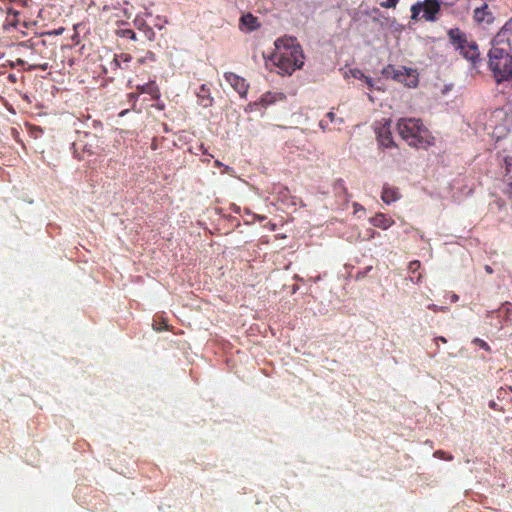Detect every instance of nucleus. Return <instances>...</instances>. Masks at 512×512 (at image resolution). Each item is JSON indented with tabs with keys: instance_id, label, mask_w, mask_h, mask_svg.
Segmentation results:
<instances>
[{
	"instance_id": "obj_1",
	"label": "nucleus",
	"mask_w": 512,
	"mask_h": 512,
	"mask_svg": "<svg viewBox=\"0 0 512 512\" xmlns=\"http://www.w3.org/2000/svg\"><path fill=\"white\" fill-rule=\"evenodd\" d=\"M276 51L273 54V62L283 74H292L304 64V55L296 38L288 37L278 39L275 42Z\"/></svg>"
},
{
	"instance_id": "obj_2",
	"label": "nucleus",
	"mask_w": 512,
	"mask_h": 512,
	"mask_svg": "<svg viewBox=\"0 0 512 512\" xmlns=\"http://www.w3.org/2000/svg\"><path fill=\"white\" fill-rule=\"evenodd\" d=\"M397 130L401 138L411 147L428 149L435 144V138L419 118H400Z\"/></svg>"
},
{
	"instance_id": "obj_3",
	"label": "nucleus",
	"mask_w": 512,
	"mask_h": 512,
	"mask_svg": "<svg viewBox=\"0 0 512 512\" xmlns=\"http://www.w3.org/2000/svg\"><path fill=\"white\" fill-rule=\"evenodd\" d=\"M488 69L497 84L512 83V54L504 48L492 46L488 52Z\"/></svg>"
},
{
	"instance_id": "obj_4",
	"label": "nucleus",
	"mask_w": 512,
	"mask_h": 512,
	"mask_svg": "<svg viewBox=\"0 0 512 512\" xmlns=\"http://www.w3.org/2000/svg\"><path fill=\"white\" fill-rule=\"evenodd\" d=\"M450 43L459 53L474 66L480 61L478 44L469 40L467 35L459 28H451L447 32Z\"/></svg>"
},
{
	"instance_id": "obj_5",
	"label": "nucleus",
	"mask_w": 512,
	"mask_h": 512,
	"mask_svg": "<svg viewBox=\"0 0 512 512\" xmlns=\"http://www.w3.org/2000/svg\"><path fill=\"white\" fill-rule=\"evenodd\" d=\"M412 20H425L427 22H436L439 19L441 11V2L439 0L418 1L411 6Z\"/></svg>"
},
{
	"instance_id": "obj_6",
	"label": "nucleus",
	"mask_w": 512,
	"mask_h": 512,
	"mask_svg": "<svg viewBox=\"0 0 512 512\" xmlns=\"http://www.w3.org/2000/svg\"><path fill=\"white\" fill-rule=\"evenodd\" d=\"M414 70L410 68L395 67L394 65H387L381 71L385 78H391L399 83H403L408 87H415L417 85V76L414 75Z\"/></svg>"
},
{
	"instance_id": "obj_7",
	"label": "nucleus",
	"mask_w": 512,
	"mask_h": 512,
	"mask_svg": "<svg viewBox=\"0 0 512 512\" xmlns=\"http://www.w3.org/2000/svg\"><path fill=\"white\" fill-rule=\"evenodd\" d=\"M20 46L31 50L32 59H35L36 56H39L43 59H46V51L47 44L46 41L40 37L31 38L27 41H23L20 43Z\"/></svg>"
},
{
	"instance_id": "obj_8",
	"label": "nucleus",
	"mask_w": 512,
	"mask_h": 512,
	"mask_svg": "<svg viewBox=\"0 0 512 512\" xmlns=\"http://www.w3.org/2000/svg\"><path fill=\"white\" fill-rule=\"evenodd\" d=\"M377 141L381 147L392 148L396 144L393 140L390 121L384 123L376 129Z\"/></svg>"
},
{
	"instance_id": "obj_9",
	"label": "nucleus",
	"mask_w": 512,
	"mask_h": 512,
	"mask_svg": "<svg viewBox=\"0 0 512 512\" xmlns=\"http://www.w3.org/2000/svg\"><path fill=\"white\" fill-rule=\"evenodd\" d=\"M225 80L238 92L241 97H245L249 88L246 80L233 72L224 74Z\"/></svg>"
},
{
	"instance_id": "obj_10",
	"label": "nucleus",
	"mask_w": 512,
	"mask_h": 512,
	"mask_svg": "<svg viewBox=\"0 0 512 512\" xmlns=\"http://www.w3.org/2000/svg\"><path fill=\"white\" fill-rule=\"evenodd\" d=\"M473 19L478 24H491L494 21V16L490 11L488 4L484 3L481 7L474 9Z\"/></svg>"
},
{
	"instance_id": "obj_11",
	"label": "nucleus",
	"mask_w": 512,
	"mask_h": 512,
	"mask_svg": "<svg viewBox=\"0 0 512 512\" xmlns=\"http://www.w3.org/2000/svg\"><path fill=\"white\" fill-rule=\"evenodd\" d=\"M401 197L398 187L384 184L381 193V199L386 204H391L399 200Z\"/></svg>"
},
{
	"instance_id": "obj_12",
	"label": "nucleus",
	"mask_w": 512,
	"mask_h": 512,
	"mask_svg": "<svg viewBox=\"0 0 512 512\" xmlns=\"http://www.w3.org/2000/svg\"><path fill=\"white\" fill-rule=\"evenodd\" d=\"M197 102L200 106L208 108L212 106L213 98L210 95V89L202 84L197 92Z\"/></svg>"
},
{
	"instance_id": "obj_13",
	"label": "nucleus",
	"mask_w": 512,
	"mask_h": 512,
	"mask_svg": "<svg viewBox=\"0 0 512 512\" xmlns=\"http://www.w3.org/2000/svg\"><path fill=\"white\" fill-rule=\"evenodd\" d=\"M136 89L139 93L149 94L153 99H158L160 97V90L155 81H150L146 84L138 85Z\"/></svg>"
},
{
	"instance_id": "obj_14",
	"label": "nucleus",
	"mask_w": 512,
	"mask_h": 512,
	"mask_svg": "<svg viewBox=\"0 0 512 512\" xmlns=\"http://www.w3.org/2000/svg\"><path fill=\"white\" fill-rule=\"evenodd\" d=\"M370 221L373 226L384 230L388 229L394 224V220L392 218H389L382 213H377L374 217L371 218Z\"/></svg>"
},
{
	"instance_id": "obj_15",
	"label": "nucleus",
	"mask_w": 512,
	"mask_h": 512,
	"mask_svg": "<svg viewBox=\"0 0 512 512\" xmlns=\"http://www.w3.org/2000/svg\"><path fill=\"white\" fill-rule=\"evenodd\" d=\"M240 23L246 26L249 31L258 27L257 18L250 13L243 15L240 19Z\"/></svg>"
},
{
	"instance_id": "obj_16",
	"label": "nucleus",
	"mask_w": 512,
	"mask_h": 512,
	"mask_svg": "<svg viewBox=\"0 0 512 512\" xmlns=\"http://www.w3.org/2000/svg\"><path fill=\"white\" fill-rule=\"evenodd\" d=\"M17 16H18V12L13 10V9H8V16L5 20V23L3 25L4 29L5 30H8L10 27H14L16 28L17 27V23H18V20H17Z\"/></svg>"
},
{
	"instance_id": "obj_17",
	"label": "nucleus",
	"mask_w": 512,
	"mask_h": 512,
	"mask_svg": "<svg viewBox=\"0 0 512 512\" xmlns=\"http://www.w3.org/2000/svg\"><path fill=\"white\" fill-rule=\"evenodd\" d=\"M504 183L507 185L506 193L512 196V163L506 161V174L503 178Z\"/></svg>"
},
{
	"instance_id": "obj_18",
	"label": "nucleus",
	"mask_w": 512,
	"mask_h": 512,
	"mask_svg": "<svg viewBox=\"0 0 512 512\" xmlns=\"http://www.w3.org/2000/svg\"><path fill=\"white\" fill-rule=\"evenodd\" d=\"M82 147L83 153H87V155H95L98 153L99 146L93 145V143H85L82 145V142L75 143L74 147L77 148L78 146Z\"/></svg>"
},
{
	"instance_id": "obj_19",
	"label": "nucleus",
	"mask_w": 512,
	"mask_h": 512,
	"mask_svg": "<svg viewBox=\"0 0 512 512\" xmlns=\"http://www.w3.org/2000/svg\"><path fill=\"white\" fill-rule=\"evenodd\" d=\"M351 74L354 78L356 79H366V85L367 87L372 90L373 87H374V84H373V80L372 78H370L369 76H366L361 70L359 69H354V70H351Z\"/></svg>"
},
{
	"instance_id": "obj_20",
	"label": "nucleus",
	"mask_w": 512,
	"mask_h": 512,
	"mask_svg": "<svg viewBox=\"0 0 512 512\" xmlns=\"http://www.w3.org/2000/svg\"><path fill=\"white\" fill-rule=\"evenodd\" d=\"M132 60L130 54L121 53L119 55H115L114 63L117 67H121V63H129Z\"/></svg>"
},
{
	"instance_id": "obj_21",
	"label": "nucleus",
	"mask_w": 512,
	"mask_h": 512,
	"mask_svg": "<svg viewBox=\"0 0 512 512\" xmlns=\"http://www.w3.org/2000/svg\"><path fill=\"white\" fill-rule=\"evenodd\" d=\"M120 36L121 37H125V38H129L133 41L137 40V36H136V33L131 30V29H124V30H121L120 31Z\"/></svg>"
},
{
	"instance_id": "obj_22",
	"label": "nucleus",
	"mask_w": 512,
	"mask_h": 512,
	"mask_svg": "<svg viewBox=\"0 0 512 512\" xmlns=\"http://www.w3.org/2000/svg\"><path fill=\"white\" fill-rule=\"evenodd\" d=\"M274 101V97L270 93H268L261 97L259 103L265 107L269 104H272Z\"/></svg>"
},
{
	"instance_id": "obj_23",
	"label": "nucleus",
	"mask_w": 512,
	"mask_h": 512,
	"mask_svg": "<svg viewBox=\"0 0 512 512\" xmlns=\"http://www.w3.org/2000/svg\"><path fill=\"white\" fill-rule=\"evenodd\" d=\"M476 345H478L480 348L484 349L485 351L487 352H490L491 351V347L488 345L487 342H485L484 340L480 339V338H475L474 341H473Z\"/></svg>"
},
{
	"instance_id": "obj_24",
	"label": "nucleus",
	"mask_w": 512,
	"mask_h": 512,
	"mask_svg": "<svg viewBox=\"0 0 512 512\" xmlns=\"http://www.w3.org/2000/svg\"><path fill=\"white\" fill-rule=\"evenodd\" d=\"M427 308L435 313L437 312H446L448 310L445 306H438L436 304H429Z\"/></svg>"
},
{
	"instance_id": "obj_25",
	"label": "nucleus",
	"mask_w": 512,
	"mask_h": 512,
	"mask_svg": "<svg viewBox=\"0 0 512 512\" xmlns=\"http://www.w3.org/2000/svg\"><path fill=\"white\" fill-rule=\"evenodd\" d=\"M398 2L399 0H385L381 3V6L384 8H395Z\"/></svg>"
},
{
	"instance_id": "obj_26",
	"label": "nucleus",
	"mask_w": 512,
	"mask_h": 512,
	"mask_svg": "<svg viewBox=\"0 0 512 512\" xmlns=\"http://www.w3.org/2000/svg\"><path fill=\"white\" fill-rule=\"evenodd\" d=\"M326 117L329 119V121L332 123L334 121H338L339 124H342L343 123V119L342 118H338L336 119V115L334 112L330 111L326 114Z\"/></svg>"
},
{
	"instance_id": "obj_27",
	"label": "nucleus",
	"mask_w": 512,
	"mask_h": 512,
	"mask_svg": "<svg viewBox=\"0 0 512 512\" xmlns=\"http://www.w3.org/2000/svg\"><path fill=\"white\" fill-rule=\"evenodd\" d=\"M420 265H421L420 261H418V260L411 261L409 264V269H410V271L415 272L416 270H418L420 268Z\"/></svg>"
},
{
	"instance_id": "obj_28",
	"label": "nucleus",
	"mask_w": 512,
	"mask_h": 512,
	"mask_svg": "<svg viewBox=\"0 0 512 512\" xmlns=\"http://www.w3.org/2000/svg\"><path fill=\"white\" fill-rule=\"evenodd\" d=\"M435 456L445 460H451L452 456H446V452L438 450L435 452Z\"/></svg>"
},
{
	"instance_id": "obj_29",
	"label": "nucleus",
	"mask_w": 512,
	"mask_h": 512,
	"mask_svg": "<svg viewBox=\"0 0 512 512\" xmlns=\"http://www.w3.org/2000/svg\"><path fill=\"white\" fill-rule=\"evenodd\" d=\"M503 310L505 311L506 314H511L512 313V303L510 302H505L502 306Z\"/></svg>"
},
{
	"instance_id": "obj_30",
	"label": "nucleus",
	"mask_w": 512,
	"mask_h": 512,
	"mask_svg": "<svg viewBox=\"0 0 512 512\" xmlns=\"http://www.w3.org/2000/svg\"><path fill=\"white\" fill-rule=\"evenodd\" d=\"M319 126L322 129V131L330 130V128L328 127V122L324 119L320 120Z\"/></svg>"
},
{
	"instance_id": "obj_31",
	"label": "nucleus",
	"mask_w": 512,
	"mask_h": 512,
	"mask_svg": "<svg viewBox=\"0 0 512 512\" xmlns=\"http://www.w3.org/2000/svg\"><path fill=\"white\" fill-rule=\"evenodd\" d=\"M32 68H34V69L38 68V69H41V70L44 71V70H46L48 68V64L47 63H44V64H37V63H35V64L32 65Z\"/></svg>"
},
{
	"instance_id": "obj_32",
	"label": "nucleus",
	"mask_w": 512,
	"mask_h": 512,
	"mask_svg": "<svg viewBox=\"0 0 512 512\" xmlns=\"http://www.w3.org/2000/svg\"><path fill=\"white\" fill-rule=\"evenodd\" d=\"M156 330L158 331H161V330H168V325L165 321H162L160 326L158 327H155Z\"/></svg>"
},
{
	"instance_id": "obj_33",
	"label": "nucleus",
	"mask_w": 512,
	"mask_h": 512,
	"mask_svg": "<svg viewBox=\"0 0 512 512\" xmlns=\"http://www.w3.org/2000/svg\"><path fill=\"white\" fill-rule=\"evenodd\" d=\"M337 185H338V186H339V187H340V188H341L345 193H347L346 188H345V186H344V181H343V180H341V179H340V180H338V181H337Z\"/></svg>"
},
{
	"instance_id": "obj_34",
	"label": "nucleus",
	"mask_w": 512,
	"mask_h": 512,
	"mask_svg": "<svg viewBox=\"0 0 512 512\" xmlns=\"http://www.w3.org/2000/svg\"><path fill=\"white\" fill-rule=\"evenodd\" d=\"M128 96L131 100H134V101H136L138 99V94H135V93H130Z\"/></svg>"
},
{
	"instance_id": "obj_35",
	"label": "nucleus",
	"mask_w": 512,
	"mask_h": 512,
	"mask_svg": "<svg viewBox=\"0 0 512 512\" xmlns=\"http://www.w3.org/2000/svg\"><path fill=\"white\" fill-rule=\"evenodd\" d=\"M268 227L271 231H275L277 226L275 223L269 222Z\"/></svg>"
},
{
	"instance_id": "obj_36",
	"label": "nucleus",
	"mask_w": 512,
	"mask_h": 512,
	"mask_svg": "<svg viewBox=\"0 0 512 512\" xmlns=\"http://www.w3.org/2000/svg\"><path fill=\"white\" fill-rule=\"evenodd\" d=\"M485 271L488 273V274H492L493 273V269L491 268V266L489 265H486L485 266Z\"/></svg>"
},
{
	"instance_id": "obj_37",
	"label": "nucleus",
	"mask_w": 512,
	"mask_h": 512,
	"mask_svg": "<svg viewBox=\"0 0 512 512\" xmlns=\"http://www.w3.org/2000/svg\"><path fill=\"white\" fill-rule=\"evenodd\" d=\"M436 340H437V341H440V342H442V343H446V342H447L446 338H445V337H442V336L437 337V338H436Z\"/></svg>"
},
{
	"instance_id": "obj_38",
	"label": "nucleus",
	"mask_w": 512,
	"mask_h": 512,
	"mask_svg": "<svg viewBox=\"0 0 512 512\" xmlns=\"http://www.w3.org/2000/svg\"><path fill=\"white\" fill-rule=\"evenodd\" d=\"M458 299H459V297H458V295H456V294H453V295H452V297H451V300H452L453 302L458 301Z\"/></svg>"
},
{
	"instance_id": "obj_39",
	"label": "nucleus",
	"mask_w": 512,
	"mask_h": 512,
	"mask_svg": "<svg viewBox=\"0 0 512 512\" xmlns=\"http://www.w3.org/2000/svg\"><path fill=\"white\" fill-rule=\"evenodd\" d=\"M63 30H64L63 28H60V29L56 30V31L54 32V34H56V35H60V34L63 32Z\"/></svg>"
},
{
	"instance_id": "obj_40",
	"label": "nucleus",
	"mask_w": 512,
	"mask_h": 512,
	"mask_svg": "<svg viewBox=\"0 0 512 512\" xmlns=\"http://www.w3.org/2000/svg\"><path fill=\"white\" fill-rule=\"evenodd\" d=\"M259 221H263L266 219V216H257L256 217Z\"/></svg>"
},
{
	"instance_id": "obj_41",
	"label": "nucleus",
	"mask_w": 512,
	"mask_h": 512,
	"mask_svg": "<svg viewBox=\"0 0 512 512\" xmlns=\"http://www.w3.org/2000/svg\"><path fill=\"white\" fill-rule=\"evenodd\" d=\"M215 165H216V166H221L222 164H221V162H219L218 160H216V161H215Z\"/></svg>"
},
{
	"instance_id": "obj_42",
	"label": "nucleus",
	"mask_w": 512,
	"mask_h": 512,
	"mask_svg": "<svg viewBox=\"0 0 512 512\" xmlns=\"http://www.w3.org/2000/svg\"><path fill=\"white\" fill-rule=\"evenodd\" d=\"M138 62H139V63H143V62H144V59H142V58H141V59H139V60H138Z\"/></svg>"
}]
</instances>
